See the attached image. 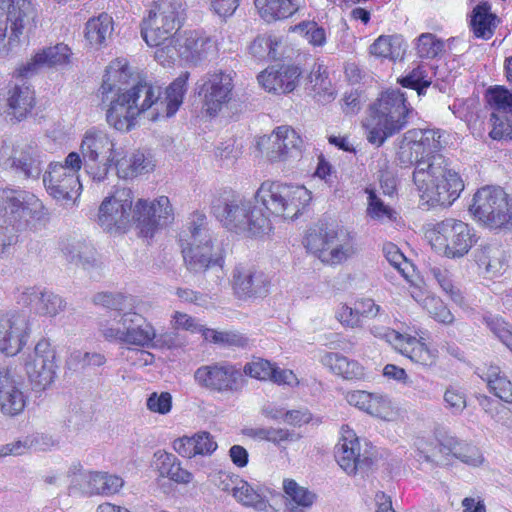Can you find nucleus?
I'll return each instance as SVG.
<instances>
[{
  "label": "nucleus",
  "mask_w": 512,
  "mask_h": 512,
  "mask_svg": "<svg viewBox=\"0 0 512 512\" xmlns=\"http://www.w3.org/2000/svg\"><path fill=\"white\" fill-rule=\"evenodd\" d=\"M132 71L126 59L109 63L98 89L99 105L106 111V121L118 131H130L136 119L146 112L152 121L173 116L183 103L190 77L182 72L165 90L161 86L140 79L131 83Z\"/></svg>",
  "instance_id": "obj_1"
},
{
  "label": "nucleus",
  "mask_w": 512,
  "mask_h": 512,
  "mask_svg": "<svg viewBox=\"0 0 512 512\" xmlns=\"http://www.w3.org/2000/svg\"><path fill=\"white\" fill-rule=\"evenodd\" d=\"M173 220L174 211L167 196H159L152 202L140 198L133 207L130 188L116 190L115 195L105 197L98 211V222L107 231L125 233L135 225L139 237L146 239L153 238Z\"/></svg>",
  "instance_id": "obj_2"
},
{
  "label": "nucleus",
  "mask_w": 512,
  "mask_h": 512,
  "mask_svg": "<svg viewBox=\"0 0 512 512\" xmlns=\"http://www.w3.org/2000/svg\"><path fill=\"white\" fill-rule=\"evenodd\" d=\"M185 20V5L182 0H155L148 15L141 22V36L150 47H155L154 57L163 66L175 58L178 42Z\"/></svg>",
  "instance_id": "obj_3"
},
{
  "label": "nucleus",
  "mask_w": 512,
  "mask_h": 512,
  "mask_svg": "<svg viewBox=\"0 0 512 512\" xmlns=\"http://www.w3.org/2000/svg\"><path fill=\"white\" fill-rule=\"evenodd\" d=\"M211 213L223 227L235 233L262 238L273 232L272 221L262 215L256 204L251 206L233 190H225L213 198Z\"/></svg>",
  "instance_id": "obj_4"
},
{
  "label": "nucleus",
  "mask_w": 512,
  "mask_h": 512,
  "mask_svg": "<svg viewBox=\"0 0 512 512\" xmlns=\"http://www.w3.org/2000/svg\"><path fill=\"white\" fill-rule=\"evenodd\" d=\"M411 111L405 94L399 89L382 91L369 107L370 123L366 125L369 143L380 147L388 137L404 129Z\"/></svg>",
  "instance_id": "obj_5"
},
{
  "label": "nucleus",
  "mask_w": 512,
  "mask_h": 512,
  "mask_svg": "<svg viewBox=\"0 0 512 512\" xmlns=\"http://www.w3.org/2000/svg\"><path fill=\"white\" fill-rule=\"evenodd\" d=\"M257 208L271 218L295 219L312 200V193L303 185L280 180L263 181L254 194Z\"/></svg>",
  "instance_id": "obj_6"
},
{
  "label": "nucleus",
  "mask_w": 512,
  "mask_h": 512,
  "mask_svg": "<svg viewBox=\"0 0 512 512\" xmlns=\"http://www.w3.org/2000/svg\"><path fill=\"white\" fill-rule=\"evenodd\" d=\"M412 178L421 202L428 207H448L464 189L461 176L439 157L428 169H414Z\"/></svg>",
  "instance_id": "obj_7"
},
{
  "label": "nucleus",
  "mask_w": 512,
  "mask_h": 512,
  "mask_svg": "<svg viewBox=\"0 0 512 512\" xmlns=\"http://www.w3.org/2000/svg\"><path fill=\"white\" fill-rule=\"evenodd\" d=\"M206 216L195 212L189 223V232L192 242L182 248L184 262L187 268L193 272L206 271L216 266L223 267L225 252L221 244L214 243L210 236L204 235Z\"/></svg>",
  "instance_id": "obj_8"
},
{
  "label": "nucleus",
  "mask_w": 512,
  "mask_h": 512,
  "mask_svg": "<svg viewBox=\"0 0 512 512\" xmlns=\"http://www.w3.org/2000/svg\"><path fill=\"white\" fill-rule=\"evenodd\" d=\"M470 212L492 230L512 229V197L504 189L485 186L476 191Z\"/></svg>",
  "instance_id": "obj_9"
},
{
  "label": "nucleus",
  "mask_w": 512,
  "mask_h": 512,
  "mask_svg": "<svg viewBox=\"0 0 512 512\" xmlns=\"http://www.w3.org/2000/svg\"><path fill=\"white\" fill-rule=\"evenodd\" d=\"M426 237L434 250L453 259L465 256L477 242L473 228L455 218L433 224L426 231Z\"/></svg>",
  "instance_id": "obj_10"
},
{
  "label": "nucleus",
  "mask_w": 512,
  "mask_h": 512,
  "mask_svg": "<svg viewBox=\"0 0 512 512\" xmlns=\"http://www.w3.org/2000/svg\"><path fill=\"white\" fill-rule=\"evenodd\" d=\"M117 326L108 320L100 321L102 336L109 342H118L127 349L152 347L157 337L154 326L142 315L123 313L116 322Z\"/></svg>",
  "instance_id": "obj_11"
},
{
  "label": "nucleus",
  "mask_w": 512,
  "mask_h": 512,
  "mask_svg": "<svg viewBox=\"0 0 512 512\" xmlns=\"http://www.w3.org/2000/svg\"><path fill=\"white\" fill-rule=\"evenodd\" d=\"M116 147L117 143L107 132L96 128L86 131L80 151L84 169L93 181L101 182L107 178L109 161Z\"/></svg>",
  "instance_id": "obj_12"
},
{
  "label": "nucleus",
  "mask_w": 512,
  "mask_h": 512,
  "mask_svg": "<svg viewBox=\"0 0 512 512\" xmlns=\"http://www.w3.org/2000/svg\"><path fill=\"white\" fill-rule=\"evenodd\" d=\"M303 243L308 251L330 265L342 263L355 252L353 237L342 228L310 232Z\"/></svg>",
  "instance_id": "obj_13"
},
{
  "label": "nucleus",
  "mask_w": 512,
  "mask_h": 512,
  "mask_svg": "<svg viewBox=\"0 0 512 512\" xmlns=\"http://www.w3.org/2000/svg\"><path fill=\"white\" fill-rule=\"evenodd\" d=\"M370 331L375 337L392 344L398 353L415 364L430 368L439 360L438 349L426 343L422 337L417 338L388 327H372Z\"/></svg>",
  "instance_id": "obj_14"
},
{
  "label": "nucleus",
  "mask_w": 512,
  "mask_h": 512,
  "mask_svg": "<svg viewBox=\"0 0 512 512\" xmlns=\"http://www.w3.org/2000/svg\"><path fill=\"white\" fill-rule=\"evenodd\" d=\"M234 79L230 72L215 69L201 79L198 96L201 109L209 117H216L233 99Z\"/></svg>",
  "instance_id": "obj_15"
},
{
  "label": "nucleus",
  "mask_w": 512,
  "mask_h": 512,
  "mask_svg": "<svg viewBox=\"0 0 512 512\" xmlns=\"http://www.w3.org/2000/svg\"><path fill=\"white\" fill-rule=\"evenodd\" d=\"M335 460L348 475L369 469L375 461L373 447L361 444L360 438L348 425L341 427V437L335 446Z\"/></svg>",
  "instance_id": "obj_16"
},
{
  "label": "nucleus",
  "mask_w": 512,
  "mask_h": 512,
  "mask_svg": "<svg viewBox=\"0 0 512 512\" xmlns=\"http://www.w3.org/2000/svg\"><path fill=\"white\" fill-rule=\"evenodd\" d=\"M194 380L200 387L219 394L235 393L243 386L240 368L228 361L200 366L194 372Z\"/></svg>",
  "instance_id": "obj_17"
},
{
  "label": "nucleus",
  "mask_w": 512,
  "mask_h": 512,
  "mask_svg": "<svg viewBox=\"0 0 512 512\" xmlns=\"http://www.w3.org/2000/svg\"><path fill=\"white\" fill-rule=\"evenodd\" d=\"M0 214L14 222L44 221L48 215L34 194L10 188H0Z\"/></svg>",
  "instance_id": "obj_18"
},
{
  "label": "nucleus",
  "mask_w": 512,
  "mask_h": 512,
  "mask_svg": "<svg viewBox=\"0 0 512 512\" xmlns=\"http://www.w3.org/2000/svg\"><path fill=\"white\" fill-rule=\"evenodd\" d=\"M401 154L409 151V161L415 163V168L428 169L430 164L439 157L446 160L441 153L440 135L431 129H411L404 134Z\"/></svg>",
  "instance_id": "obj_19"
},
{
  "label": "nucleus",
  "mask_w": 512,
  "mask_h": 512,
  "mask_svg": "<svg viewBox=\"0 0 512 512\" xmlns=\"http://www.w3.org/2000/svg\"><path fill=\"white\" fill-rule=\"evenodd\" d=\"M56 369L55 349L48 339L42 338L35 345L33 358L26 364L32 389L41 392L50 387L56 377Z\"/></svg>",
  "instance_id": "obj_20"
},
{
  "label": "nucleus",
  "mask_w": 512,
  "mask_h": 512,
  "mask_svg": "<svg viewBox=\"0 0 512 512\" xmlns=\"http://www.w3.org/2000/svg\"><path fill=\"white\" fill-rule=\"evenodd\" d=\"M34 16L30 0H0V44L7 35L10 44L17 42Z\"/></svg>",
  "instance_id": "obj_21"
},
{
  "label": "nucleus",
  "mask_w": 512,
  "mask_h": 512,
  "mask_svg": "<svg viewBox=\"0 0 512 512\" xmlns=\"http://www.w3.org/2000/svg\"><path fill=\"white\" fill-rule=\"evenodd\" d=\"M231 288L238 300H255L270 293L271 280L256 266L239 264L233 271Z\"/></svg>",
  "instance_id": "obj_22"
},
{
  "label": "nucleus",
  "mask_w": 512,
  "mask_h": 512,
  "mask_svg": "<svg viewBox=\"0 0 512 512\" xmlns=\"http://www.w3.org/2000/svg\"><path fill=\"white\" fill-rule=\"evenodd\" d=\"M6 86L5 102L7 114L16 121L26 119L36 106V95L33 87L18 74Z\"/></svg>",
  "instance_id": "obj_23"
},
{
  "label": "nucleus",
  "mask_w": 512,
  "mask_h": 512,
  "mask_svg": "<svg viewBox=\"0 0 512 512\" xmlns=\"http://www.w3.org/2000/svg\"><path fill=\"white\" fill-rule=\"evenodd\" d=\"M175 44V57L197 63L218 52L217 41L203 30L185 31Z\"/></svg>",
  "instance_id": "obj_24"
},
{
  "label": "nucleus",
  "mask_w": 512,
  "mask_h": 512,
  "mask_svg": "<svg viewBox=\"0 0 512 512\" xmlns=\"http://www.w3.org/2000/svg\"><path fill=\"white\" fill-rule=\"evenodd\" d=\"M302 77V69L296 64H280L270 67L257 76L261 87L275 95H285L293 92Z\"/></svg>",
  "instance_id": "obj_25"
},
{
  "label": "nucleus",
  "mask_w": 512,
  "mask_h": 512,
  "mask_svg": "<svg viewBox=\"0 0 512 512\" xmlns=\"http://www.w3.org/2000/svg\"><path fill=\"white\" fill-rule=\"evenodd\" d=\"M111 168L119 178L133 179L152 170L153 165L141 150H128L117 145L109 161V170Z\"/></svg>",
  "instance_id": "obj_26"
},
{
  "label": "nucleus",
  "mask_w": 512,
  "mask_h": 512,
  "mask_svg": "<svg viewBox=\"0 0 512 512\" xmlns=\"http://www.w3.org/2000/svg\"><path fill=\"white\" fill-rule=\"evenodd\" d=\"M48 193L56 199H73L80 193L82 185L79 176H75L60 163H52L43 177Z\"/></svg>",
  "instance_id": "obj_27"
},
{
  "label": "nucleus",
  "mask_w": 512,
  "mask_h": 512,
  "mask_svg": "<svg viewBox=\"0 0 512 512\" xmlns=\"http://www.w3.org/2000/svg\"><path fill=\"white\" fill-rule=\"evenodd\" d=\"M71 56V49L63 43L43 48L36 52L28 62L18 67V74L21 77H29L37 73L42 67L68 65L71 61Z\"/></svg>",
  "instance_id": "obj_28"
},
{
  "label": "nucleus",
  "mask_w": 512,
  "mask_h": 512,
  "mask_svg": "<svg viewBox=\"0 0 512 512\" xmlns=\"http://www.w3.org/2000/svg\"><path fill=\"white\" fill-rule=\"evenodd\" d=\"M26 406V396L21 390L19 381L11 369L0 370V411L10 417L22 413Z\"/></svg>",
  "instance_id": "obj_29"
},
{
  "label": "nucleus",
  "mask_w": 512,
  "mask_h": 512,
  "mask_svg": "<svg viewBox=\"0 0 512 512\" xmlns=\"http://www.w3.org/2000/svg\"><path fill=\"white\" fill-rule=\"evenodd\" d=\"M467 22L473 38L488 41L495 35L501 19L492 11V5L489 2L482 1L473 7Z\"/></svg>",
  "instance_id": "obj_30"
},
{
  "label": "nucleus",
  "mask_w": 512,
  "mask_h": 512,
  "mask_svg": "<svg viewBox=\"0 0 512 512\" xmlns=\"http://www.w3.org/2000/svg\"><path fill=\"white\" fill-rule=\"evenodd\" d=\"M309 90L312 96L319 102H331L336 97V91L329 78L326 65L315 62L308 75Z\"/></svg>",
  "instance_id": "obj_31"
},
{
  "label": "nucleus",
  "mask_w": 512,
  "mask_h": 512,
  "mask_svg": "<svg viewBox=\"0 0 512 512\" xmlns=\"http://www.w3.org/2000/svg\"><path fill=\"white\" fill-rule=\"evenodd\" d=\"M321 362L332 373L343 379L361 380L365 377V368L359 362L340 353L328 352L322 357Z\"/></svg>",
  "instance_id": "obj_32"
},
{
  "label": "nucleus",
  "mask_w": 512,
  "mask_h": 512,
  "mask_svg": "<svg viewBox=\"0 0 512 512\" xmlns=\"http://www.w3.org/2000/svg\"><path fill=\"white\" fill-rule=\"evenodd\" d=\"M29 339V331L17 327L11 320L0 321V351L15 356L22 351Z\"/></svg>",
  "instance_id": "obj_33"
},
{
  "label": "nucleus",
  "mask_w": 512,
  "mask_h": 512,
  "mask_svg": "<svg viewBox=\"0 0 512 512\" xmlns=\"http://www.w3.org/2000/svg\"><path fill=\"white\" fill-rule=\"evenodd\" d=\"M155 457L156 469L160 477L168 478L178 484H188L193 480V474L183 468L180 460L172 453L159 451Z\"/></svg>",
  "instance_id": "obj_34"
},
{
  "label": "nucleus",
  "mask_w": 512,
  "mask_h": 512,
  "mask_svg": "<svg viewBox=\"0 0 512 512\" xmlns=\"http://www.w3.org/2000/svg\"><path fill=\"white\" fill-rule=\"evenodd\" d=\"M113 30L114 21L112 16L103 12L86 22L84 37L91 47L100 48L106 44Z\"/></svg>",
  "instance_id": "obj_35"
},
{
  "label": "nucleus",
  "mask_w": 512,
  "mask_h": 512,
  "mask_svg": "<svg viewBox=\"0 0 512 512\" xmlns=\"http://www.w3.org/2000/svg\"><path fill=\"white\" fill-rule=\"evenodd\" d=\"M86 485L90 496H112L124 485V480L116 475L102 471L89 472Z\"/></svg>",
  "instance_id": "obj_36"
},
{
  "label": "nucleus",
  "mask_w": 512,
  "mask_h": 512,
  "mask_svg": "<svg viewBox=\"0 0 512 512\" xmlns=\"http://www.w3.org/2000/svg\"><path fill=\"white\" fill-rule=\"evenodd\" d=\"M482 378L488 390L500 400L512 404V381L495 364L485 366Z\"/></svg>",
  "instance_id": "obj_37"
},
{
  "label": "nucleus",
  "mask_w": 512,
  "mask_h": 512,
  "mask_svg": "<svg viewBox=\"0 0 512 512\" xmlns=\"http://www.w3.org/2000/svg\"><path fill=\"white\" fill-rule=\"evenodd\" d=\"M255 7L266 22L289 18L298 10L294 0H255Z\"/></svg>",
  "instance_id": "obj_38"
},
{
  "label": "nucleus",
  "mask_w": 512,
  "mask_h": 512,
  "mask_svg": "<svg viewBox=\"0 0 512 512\" xmlns=\"http://www.w3.org/2000/svg\"><path fill=\"white\" fill-rule=\"evenodd\" d=\"M432 444L442 456H452L469 465H476L479 462L478 457H476V449L459 442L454 437L446 436L443 439H437Z\"/></svg>",
  "instance_id": "obj_39"
},
{
  "label": "nucleus",
  "mask_w": 512,
  "mask_h": 512,
  "mask_svg": "<svg viewBox=\"0 0 512 512\" xmlns=\"http://www.w3.org/2000/svg\"><path fill=\"white\" fill-rule=\"evenodd\" d=\"M11 167L17 172L23 173L25 177L40 173V161L37 155V146L26 144L17 146L10 158Z\"/></svg>",
  "instance_id": "obj_40"
},
{
  "label": "nucleus",
  "mask_w": 512,
  "mask_h": 512,
  "mask_svg": "<svg viewBox=\"0 0 512 512\" xmlns=\"http://www.w3.org/2000/svg\"><path fill=\"white\" fill-rule=\"evenodd\" d=\"M411 296L435 321L445 325L451 324L454 321L452 312L440 297L429 294L423 297V292L418 288L412 290Z\"/></svg>",
  "instance_id": "obj_41"
},
{
  "label": "nucleus",
  "mask_w": 512,
  "mask_h": 512,
  "mask_svg": "<svg viewBox=\"0 0 512 512\" xmlns=\"http://www.w3.org/2000/svg\"><path fill=\"white\" fill-rule=\"evenodd\" d=\"M253 436L258 440L272 443L281 451H286L290 445L302 438L300 433L280 427L257 428L253 431Z\"/></svg>",
  "instance_id": "obj_42"
},
{
  "label": "nucleus",
  "mask_w": 512,
  "mask_h": 512,
  "mask_svg": "<svg viewBox=\"0 0 512 512\" xmlns=\"http://www.w3.org/2000/svg\"><path fill=\"white\" fill-rule=\"evenodd\" d=\"M401 40L394 35H380L369 47L370 55L395 62L403 54Z\"/></svg>",
  "instance_id": "obj_43"
},
{
  "label": "nucleus",
  "mask_w": 512,
  "mask_h": 512,
  "mask_svg": "<svg viewBox=\"0 0 512 512\" xmlns=\"http://www.w3.org/2000/svg\"><path fill=\"white\" fill-rule=\"evenodd\" d=\"M281 40L272 35H258L249 46V54L257 61L276 60Z\"/></svg>",
  "instance_id": "obj_44"
},
{
  "label": "nucleus",
  "mask_w": 512,
  "mask_h": 512,
  "mask_svg": "<svg viewBox=\"0 0 512 512\" xmlns=\"http://www.w3.org/2000/svg\"><path fill=\"white\" fill-rule=\"evenodd\" d=\"M274 145L278 158L284 159L293 149H299L302 143L301 137L290 126H279L273 131Z\"/></svg>",
  "instance_id": "obj_45"
},
{
  "label": "nucleus",
  "mask_w": 512,
  "mask_h": 512,
  "mask_svg": "<svg viewBox=\"0 0 512 512\" xmlns=\"http://www.w3.org/2000/svg\"><path fill=\"white\" fill-rule=\"evenodd\" d=\"M414 48L420 59H435L445 51V42L432 33H422L415 39Z\"/></svg>",
  "instance_id": "obj_46"
},
{
  "label": "nucleus",
  "mask_w": 512,
  "mask_h": 512,
  "mask_svg": "<svg viewBox=\"0 0 512 512\" xmlns=\"http://www.w3.org/2000/svg\"><path fill=\"white\" fill-rule=\"evenodd\" d=\"M367 207L366 214L373 220L396 221L397 212L389 205H386L373 189L366 188Z\"/></svg>",
  "instance_id": "obj_47"
},
{
  "label": "nucleus",
  "mask_w": 512,
  "mask_h": 512,
  "mask_svg": "<svg viewBox=\"0 0 512 512\" xmlns=\"http://www.w3.org/2000/svg\"><path fill=\"white\" fill-rule=\"evenodd\" d=\"M283 490L287 499L295 507L310 508L316 500L315 493L300 486L293 479H285L283 481Z\"/></svg>",
  "instance_id": "obj_48"
},
{
  "label": "nucleus",
  "mask_w": 512,
  "mask_h": 512,
  "mask_svg": "<svg viewBox=\"0 0 512 512\" xmlns=\"http://www.w3.org/2000/svg\"><path fill=\"white\" fill-rule=\"evenodd\" d=\"M289 30L299 33L313 47H322L326 44V31L315 21H302Z\"/></svg>",
  "instance_id": "obj_49"
},
{
  "label": "nucleus",
  "mask_w": 512,
  "mask_h": 512,
  "mask_svg": "<svg viewBox=\"0 0 512 512\" xmlns=\"http://www.w3.org/2000/svg\"><path fill=\"white\" fill-rule=\"evenodd\" d=\"M431 273L442 289V291L454 302L461 303L463 296L460 289L454 283L452 275L446 268L434 267L431 269Z\"/></svg>",
  "instance_id": "obj_50"
},
{
  "label": "nucleus",
  "mask_w": 512,
  "mask_h": 512,
  "mask_svg": "<svg viewBox=\"0 0 512 512\" xmlns=\"http://www.w3.org/2000/svg\"><path fill=\"white\" fill-rule=\"evenodd\" d=\"M484 323L504 345L512 350V325L510 323L498 315L484 317Z\"/></svg>",
  "instance_id": "obj_51"
},
{
  "label": "nucleus",
  "mask_w": 512,
  "mask_h": 512,
  "mask_svg": "<svg viewBox=\"0 0 512 512\" xmlns=\"http://www.w3.org/2000/svg\"><path fill=\"white\" fill-rule=\"evenodd\" d=\"M487 103L496 110L512 112V93L504 86L495 85L485 94Z\"/></svg>",
  "instance_id": "obj_52"
},
{
  "label": "nucleus",
  "mask_w": 512,
  "mask_h": 512,
  "mask_svg": "<svg viewBox=\"0 0 512 512\" xmlns=\"http://www.w3.org/2000/svg\"><path fill=\"white\" fill-rule=\"evenodd\" d=\"M273 366L274 363L271 361L261 357H255L244 365L243 372L250 378L259 381H269Z\"/></svg>",
  "instance_id": "obj_53"
},
{
  "label": "nucleus",
  "mask_w": 512,
  "mask_h": 512,
  "mask_svg": "<svg viewBox=\"0 0 512 512\" xmlns=\"http://www.w3.org/2000/svg\"><path fill=\"white\" fill-rule=\"evenodd\" d=\"M398 83L408 89L417 91L418 95H421L431 85V81L426 79L425 70L418 66L410 71L405 76L398 79Z\"/></svg>",
  "instance_id": "obj_54"
},
{
  "label": "nucleus",
  "mask_w": 512,
  "mask_h": 512,
  "mask_svg": "<svg viewBox=\"0 0 512 512\" xmlns=\"http://www.w3.org/2000/svg\"><path fill=\"white\" fill-rule=\"evenodd\" d=\"M365 412L384 420H390L394 414V408L391 400L387 396L372 393L369 407H367Z\"/></svg>",
  "instance_id": "obj_55"
},
{
  "label": "nucleus",
  "mask_w": 512,
  "mask_h": 512,
  "mask_svg": "<svg viewBox=\"0 0 512 512\" xmlns=\"http://www.w3.org/2000/svg\"><path fill=\"white\" fill-rule=\"evenodd\" d=\"M234 498L245 506L261 508L264 505L262 496L245 480L239 481Z\"/></svg>",
  "instance_id": "obj_56"
},
{
  "label": "nucleus",
  "mask_w": 512,
  "mask_h": 512,
  "mask_svg": "<svg viewBox=\"0 0 512 512\" xmlns=\"http://www.w3.org/2000/svg\"><path fill=\"white\" fill-rule=\"evenodd\" d=\"M335 318L346 328L355 329L363 327L362 320L354 305L350 306L347 303H341L335 311Z\"/></svg>",
  "instance_id": "obj_57"
},
{
  "label": "nucleus",
  "mask_w": 512,
  "mask_h": 512,
  "mask_svg": "<svg viewBox=\"0 0 512 512\" xmlns=\"http://www.w3.org/2000/svg\"><path fill=\"white\" fill-rule=\"evenodd\" d=\"M492 129L489 132L493 140H512V122L507 118H501L497 114H491Z\"/></svg>",
  "instance_id": "obj_58"
},
{
  "label": "nucleus",
  "mask_w": 512,
  "mask_h": 512,
  "mask_svg": "<svg viewBox=\"0 0 512 512\" xmlns=\"http://www.w3.org/2000/svg\"><path fill=\"white\" fill-rule=\"evenodd\" d=\"M146 405L151 412L165 415L171 411L172 396L169 392H153L149 395Z\"/></svg>",
  "instance_id": "obj_59"
},
{
  "label": "nucleus",
  "mask_w": 512,
  "mask_h": 512,
  "mask_svg": "<svg viewBox=\"0 0 512 512\" xmlns=\"http://www.w3.org/2000/svg\"><path fill=\"white\" fill-rule=\"evenodd\" d=\"M446 407L452 412H461L466 407V395L463 390L456 386H450L444 393Z\"/></svg>",
  "instance_id": "obj_60"
},
{
  "label": "nucleus",
  "mask_w": 512,
  "mask_h": 512,
  "mask_svg": "<svg viewBox=\"0 0 512 512\" xmlns=\"http://www.w3.org/2000/svg\"><path fill=\"white\" fill-rule=\"evenodd\" d=\"M269 381L278 386L296 387L299 385V379L293 370L281 369L275 363Z\"/></svg>",
  "instance_id": "obj_61"
},
{
  "label": "nucleus",
  "mask_w": 512,
  "mask_h": 512,
  "mask_svg": "<svg viewBox=\"0 0 512 512\" xmlns=\"http://www.w3.org/2000/svg\"><path fill=\"white\" fill-rule=\"evenodd\" d=\"M192 438L198 455H211L218 447L213 436L207 431L195 433Z\"/></svg>",
  "instance_id": "obj_62"
},
{
  "label": "nucleus",
  "mask_w": 512,
  "mask_h": 512,
  "mask_svg": "<svg viewBox=\"0 0 512 512\" xmlns=\"http://www.w3.org/2000/svg\"><path fill=\"white\" fill-rule=\"evenodd\" d=\"M353 304L357 309V313L360 316L362 323L366 319L375 318L381 311V307L376 304L372 298H357Z\"/></svg>",
  "instance_id": "obj_63"
},
{
  "label": "nucleus",
  "mask_w": 512,
  "mask_h": 512,
  "mask_svg": "<svg viewBox=\"0 0 512 512\" xmlns=\"http://www.w3.org/2000/svg\"><path fill=\"white\" fill-rule=\"evenodd\" d=\"M39 303L41 313L47 316H55L62 306L61 298L51 292H42Z\"/></svg>",
  "instance_id": "obj_64"
}]
</instances>
